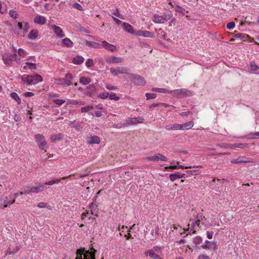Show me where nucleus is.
Returning a JSON list of instances; mask_svg holds the SVG:
<instances>
[{
    "mask_svg": "<svg viewBox=\"0 0 259 259\" xmlns=\"http://www.w3.org/2000/svg\"><path fill=\"white\" fill-rule=\"evenodd\" d=\"M96 91V88L94 84H90L87 87L85 94L90 97H92Z\"/></svg>",
    "mask_w": 259,
    "mask_h": 259,
    "instance_id": "17",
    "label": "nucleus"
},
{
    "mask_svg": "<svg viewBox=\"0 0 259 259\" xmlns=\"http://www.w3.org/2000/svg\"><path fill=\"white\" fill-rule=\"evenodd\" d=\"M9 53H5L3 55V60L4 63L8 66H10L13 62L12 60L9 57Z\"/></svg>",
    "mask_w": 259,
    "mask_h": 259,
    "instance_id": "15",
    "label": "nucleus"
},
{
    "mask_svg": "<svg viewBox=\"0 0 259 259\" xmlns=\"http://www.w3.org/2000/svg\"><path fill=\"white\" fill-rule=\"evenodd\" d=\"M106 88L108 90H116L117 89V87L114 86V85H110L109 84H107L106 85Z\"/></svg>",
    "mask_w": 259,
    "mask_h": 259,
    "instance_id": "62",
    "label": "nucleus"
},
{
    "mask_svg": "<svg viewBox=\"0 0 259 259\" xmlns=\"http://www.w3.org/2000/svg\"><path fill=\"white\" fill-rule=\"evenodd\" d=\"M198 259H210L209 257L207 255L204 254H200L199 255Z\"/></svg>",
    "mask_w": 259,
    "mask_h": 259,
    "instance_id": "64",
    "label": "nucleus"
},
{
    "mask_svg": "<svg viewBox=\"0 0 259 259\" xmlns=\"http://www.w3.org/2000/svg\"><path fill=\"white\" fill-rule=\"evenodd\" d=\"M158 161L161 160L163 161H166L167 160V158L161 154L158 153Z\"/></svg>",
    "mask_w": 259,
    "mask_h": 259,
    "instance_id": "54",
    "label": "nucleus"
},
{
    "mask_svg": "<svg viewBox=\"0 0 259 259\" xmlns=\"http://www.w3.org/2000/svg\"><path fill=\"white\" fill-rule=\"evenodd\" d=\"M143 120L144 118L142 117L129 118L128 119H127L126 122L125 123H123L122 125L123 126H126L128 125L142 123L143 122Z\"/></svg>",
    "mask_w": 259,
    "mask_h": 259,
    "instance_id": "6",
    "label": "nucleus"
},
{
    "mask_svg": "<svg viewBox=\"0 0 259 259\" xmlns=\"http://www.w3.org/2000/svg\"><path fill=\"white\" fill-rule=\"evenodd\" d=\"M21 79L24 82H26L29 84H35L42 81V77L38 74L34 75H24L22 76Z\"/></svg>",
    "mask_w": 259,
    "mask_h": 259,
    "instance_id": "1",
    "label": "nucleus"
},
{
    "mask_svg": "<svg viewBox=\"0 0 259 259\" xmlns=\"http://www.w3.org/2000/svg\"><path fill=\"white\" fill-rule=\"evenodd\" d=\"M65 101L62 99H55L53 100V102L59 106H61L65 103Z\"/></svg>",
    "mask_w": 259,
    "mask_h": 259,
    "instance_id": "48",
    "label": "nucleus"
},
{
    "mask_svg": "<svg viewBox=\"0 0 259 259\" xmlns=\"http://www.w3.org/2000/svg\"><path fill=\"white\" fill-rule=\"evenodd\" d=\"M235 26V23L234 22H231L227 24V28L228 29H232L233 28H234Z\"/></svg>",
    "mask_w": 259,
    "mask_h": 259,
    "instance_id": "57",
    "label": "nucleus"
},
{
    "mask_svg": "<svg viewBox=\"0 0 259 259\" xmlns=\"http://www.w3.org/2000/svg\"><path fill=\"white\" fill-rule=\"evenodd\" d=\"M159 232V228L158 226H156L155 227V229H152L151 230L150 234L151 235V237L150 239L152 240H154L156 239L157 236L158 235Z\"/></svg>",
    "mask_w": 259,
    "mask_h": 259,
    "instance_id": "16",
    "label": "nucleus"
},
{
    "mask_svg": "<svg viewBox=\"0 0 259 259\" xmlns=\"http://www.w3.org/2000/svg\"><path fill=\"white\" fill-rule=\"evenodd\" d=\"M135 35L152 38L154 37V34L153 33L148 31L139 30L136 32Z\"/></svg>",
    "mask_w": 259,
    "mask_h": 259,
    "instance_id": "7",
    "label": "nucleus"
},
{
    "mask_svg": "<svg viewBox=\"0 0 259 259\" xmlns=\"http://www.w3.org/2000/svg\"><path fill=\"white\" fill-rule=\"evenodd\" d=\"M152 90L155 92L161 93H170L171 92L168 91L167 89L159 88H152Z\"/></svg>",
    "mask_w": 259,
    "mask_h": 259,
    "instance_id": "32",
    "label": "nucleus"
},
{
    "mask_svg": "<svg viewBox=\"0 0 259 259\" xmlns=\"http://www.w3.org/2000/svg\"><path fill=\"white\" fill-rule=\"evenodd\" d=\"M93 107L92 106H87L81 108V111L82 112H88L91 109H93Z\"/></svg>",
    "mask_w": 259,
    "mask_h": 259,
    "instance_id": "49",
    "label": "nucleus"
},
{
    "mask_svg": "<svg viewBox=\"0 0 259 259\" xmlns=\"http://www.w3.org/2000/svg\"><path fill=\"white\" fill-rule=\"evenodd\" d=\"M244 156H240L237 158L233 159L231 160L232 163H247L252 162L251 161L249 160H243V159L246 158Z\"/></svg>",
    "mask_w": 259,
    "mask_h": 259,
    "instance_id": "13",
    "label": "nucleus"
},
{
    "mask_svg": "<svg viewBox=\"0 0 259 259\" xmlns=\"http://www.w3.org/2000/svg\"><path fill=\"white\" fill-rule=\"evenodd\" d=\"M202 242V238L200 236H197L193 238V243L195 244V246L199 249L200 247L198 246V245L201 243Z\"/></svg>",
    "mask_w": 259,
    "mask_h": 259,
    "instance_id": "30",
    "label": "nucleus"
},
{
    "mask_svg": "<svg viewBox=\"0 0 259 259\" xmlns=\"http://www.w3.org/2000/svg\"><path fill=\"white\" fill-rule=\"evenodd\" d=\"M109 94L108 92H104L98 95V97L103 99H106L109 96Z\"/></svg>",
    "mask_w": 259,
    "mask_h": 259,
    "instance_id": "51",
    "label": "nucleus"
},
{
    "mask_svg": "<svg viewBox=\"0 0 259 259\" xmlns=\"http://www.w3.org/2000/svg\"><path fill=\"white\" fill-rule=\"evenodd\" d=\"M123 59L120 57L115 56H110L107 58L106 62L108 64L119 63L122 62Z\"/></svg>",
    "mask_w": 259,
    "mask_h": 259,
    "instance_id": "8",
    "label": "nucleus"
},
{
    "mask_svg": "<svg viewBox=\"0 0 259 259\" xmlns=\"http://www.w3.org/2000/svg\"><path fill=\"white\" fill-rule=\"evenodd\" d=\"M93 251H90L89 250L87 251V253L90 254V259H96L95 254L97 252V250L94 248H92Z\"/></svg>",
    "mask_w": 259,
    "mask_h": 259,
    "instance_id": "44",
    "label": "nucleus"
},
{
    "mask_svg": "<svg viewBox=\"0 0 259 259\" xmlns=\"http://www.w3.org/2000/svg\"><path fill=\"white\" fill-rule=\"evenodd\" d=\"M73 63L75 64H80L84 61V58L81 56H76L73 59Z\"/></svg>",
    "mask_w": 259,
    "mask_h": 259,
    "instance_id": "31",
    "label": "nucleus"
},
{
    "mask_svg": "<svg viewBox=\"0 0 259 259\" xmlns=\"http://www.w3.org/2000/svg\"><path fill=\"white\" fill-rule=\"evenodd\" d=\"M63 44L68 48H71L73 45V42L68 38H65L62 39Z\"/></svg>",
    "mask_w": 259,
    "mask_h": 259,
    "instance_id": "27",
    "label": "nucleus"
},
{
    "mask_svg": "<svg viewBox=\"0 0 259 259\" xmlns=\"http://www.w3.org/2000/svg\"><path fill=\"white\" fill-rule=\"evenodd\" d=\"M170 18V15H163L159 16L154 14L153 16V21L156 23H163Z\"/></svg>",
    "mask_w": 259,
    "mask_h": 259,
    "instance_id": "4",
    "label": "nucleus"
},
{
    "mask_svg": "<svg viewBox=\"0 0 259 259\" xmlns=\"http://www.w3.org/2000/svg\"><path fill=\"white\" fill-rule=\"evenodd\" d=\"M59 80L61 81V84H66L67 85H70L72 84V82L70 80L65 78L60 79Z\"/></svg>",
    "mask_w": 259,
    "mask_h": 259,
    "instance_id": "38",
    "label": "nucleus"
},
{
    "mask_svg": "<svg viewBox=\"0 0 259 259\" xmlns=\"http://www.w3.org/2000/svg\"><path fill=\"white\" fill-rule=\"evenodd\" d=\"M31 186H26L23 188V191L20 192V194H28L31 193Z\"/></svg>",
    "mask_w": 259,
    "mask_h": 259,
    "instance_id": "34",
    "label": "nucleus"
},
{
    "mask_svg": "<svg viewBox=\"0 0 259 259\" xmlns=\"http://www.w3.org/2000/svg\"><path fill=\"white\" fill-rule=\"evenodd\" d=\"M185 176V174H180L179 172H177L174 174H171L169 175V179L172 182H174L177 179H181L184 178Z\"/></svg>",
    "mask_w": 259,
    "mask_h": 259,
    "instance_id": "18",
    "label": "nucleus"
},
{
    "mask_svg": "<svg viewBox=\"0 0 259 259\" xmlns=\"http://www.w3.org/2000/svg\"><path fill=\"white\" fill-rule=\"evenodd\" d=\"M35 140L37 143H39L45 140V137L41 134H36L35 135Z\"/></svg>",
    "mask_w": 259,
    "mask_h": 259,
    "instance_id": "37",
    "label": "nucleus"
},
{
    "mask_svg": "<svg viewBox=\"0 0 259 259\" xmlns=\"http://www.w3.org/2000/svg\"><path fill=\"white\" fill-rule=\"evenodd\" d=\"M110 72L113 76H116L118 74L117 68H110Z\"/></svg>",
    "mask_w": 259,
    "mask_h": 259,
    "instance_id": "63",
    "label": "nucleus"
},
{
    "mask_svg": "<svg viewBox=\"0 0 259 259\" xmlns=\"http://www.w3.org/2000/svg\"><path fill=\"white\" fill-rule=\"evenodd\" d=\"M60 182H61V180L60 179H55V180H51V181H49L46 182L45 183V185H53L54 184H58Z\"/></svg>",
    "mask_w": 259,
    "mask_h": 259,
    "instance_id": "40",
    "label": "nucleus"
},
{
    "mask_svg": "<svg viewBox=\"0 0 259 259\" xmlns=\"http://www.w3.org/2000/svg\"><path fill=\"white\" fill-rule=\"evenodd\" d=\"M63 137L64 135L61 133L59 134H54L51 136V140L52 142L56 143V141H59L61 140Z\"/></svg>",
    "mask_w": 259,
    "mask_h": 259,
    "instance_id": "21",
    "label": "nucleus"
},
{
    "mask_svg": "<svg viewBox=\"0 0 259 259\" xmlns=\"http://www.w3.org/2000/svg\"><path fill=\"white\" fill-rule=\"evenodd\" d=\"M111 52H114L116 50V47L113 45L108 43L105 40L102 41V47Z\"/></svg>",
    "mask_w": 259,
    "mask_h": 259,
    "instance_id": "9",
    "label": "nucleus"
},
{
    "mask_svg": "<svg viewBox=\"0 0 259 259\" xmlns=\"http://www.w3.org/2000/svg\"><path fill=\"white\" fill-rule=\"evenodd\" d=\"M91 82V79L88 77L82 76L79 79V82L82 84L86 85Z\"/></svg>",
    "mask_w": 259,
    "mask_h": 259,
    "instance_id": "29",
    "label": "nucleus"
},
{
    "mask_svg": "<svg viewBox=\"0 0 259 259\" xmlns=\"http://www.w3.org/2000/svg\"><path fill=\"white\" fill-rule=\"evenodd\" d=\"M193 126V122L192 121L186 122L184 124H181V130H187L191 128Z\"/></svg>",
    "mask_w": 259,
    "mask_h": 259,
    "instance_id": "24",
    "label": "nucleus"
},
{
    "mask_svg": "<svg viewBox=\"0 0 259 259\" xmlns=\"http://www.w3.org/2000/svg\"><path fill=\"white\" fill-rule=\"evenodd\" d=\"M37 206L39 208H45L47 207L49 209L51 210L52 207L50 205H48V204L43 202H39L37 204Z\"/></svg>",
    "mask_w": 259,
    "mask_h": 259,
    "instance_id": "39",
    "label": "nucleus"
},
{
    "mask_svg": "<svg viewBox=\"0 0 259 259\" xmlns=\"http://www.w3.org/2000/svg\"><path fill=\"white\" fill-rule=\"evenodd\" d=\"M34 22L36 24L43 25L46 23V19L44 16H37L34 18Z\"/></svg>",
    "mask_w": 259,
    "mask_h": 259,
    "instance_id": "19",
    "label": "nucleus"
},
{
    "mask_svg": "<svg viewBox=\"0 0 259 259\" xmlns=\"http://www.w3.org/2000/svg\"><path fill=\"white\" fill-rule=\"evenodd\" d=\"M123 29L128 33L135 35L136 32L134 31L133 27L129 23L123 22L122 23Z\"/></svg>",
    "mask_w": 259,
    "mask_h": 259,
    "instance_id": "12",
    "label": "nucleus"
},
{
    "mask_svg": "<svg viewBox=\"0 0 259 259\" xmlns=\"http://www.w3.org/2000/svg\"><path fill=\"white\" fill-rule=\"evenodd\" d=\"M100 142V138L97 136L90 137L89 140L88 141V143L89 144H99Z\"/></svg>",
    "mask_w": 259,
    "mask_h": 259,
    "instance_id": "22",
    "label": "nucleus"
},
{
    "mask_svg": "<svg viewBox=\"0 0 259 259\" xmlns=\"http://www.w3.org/2000/svg\"><path fill=\"white\" fill-rule=\"evenodd\" d=\"M85 45H87L88 46L91 47V48H95V49L101 48H102V44H98V43L96 42L90 41H88V40H86Z\"/></svg>",
    "mask_w": 259,
    "mask_h": 259,
    "instance_id": "23",
    "label": "nucleus"
},
{
    "mask_svg": "<svg viewBox=\"0 0 259 259\" xmlns=\"http://www.w3.org/2000/svg\"><path fill=\"white\" fill-rule=\"evenodd\" d=\"M113 15L121 19H123V17L122 15L119 13V11L118 9H116L115 12L113 13Z\"/></svg>",
    "mask_w": 259,
    "mask_h": 259,
    "instance_id": "59",
    "label": "nucleus"
},
{
    "mask_svg": "<svg viewBox=\"0 0 259 259\" xmlns=\"http://www.w3.org/2000/svg\"><path fill=\"white\" fill-rule=\"evenodd\" d=\"M249 68L251 71H255L258 69V67L254 62L250 63L249 64Z\"/></svg>",
    "mask_w": 259,
    "mask_h": 259,
    "instance_id": "45",
    "label": "nucleus"
},
{
    "mask_svg": "<svg viewBox=\"0 0 259 259\" xmlns=\"http://www.w3.org/2000/svg\"><path fill=\"white\" fill-rule=\"evenodd\" d=\"M73 7L76 9H77L78 10H80V11H82L83 10V8L78 3H74L73 5Z\"/></svg>",
    "mask_w": 259,
    "mask_h": 259,
    "instance_id": "56",
    "label": "nucleus"
},
{
    "mask_svg": "<svg viewBox=\"0 0 259 259\" xmlns=\"http://www.w3.org/2000/svg\"><path fill=\"white\" fill-rule=\"evenodd\" d=\"M234 36L237 38H239L240 39L243 40H245L247 38L249 37V36L247 34L243 33H235L234 34Z\"/></svg>",
    "mask_w": 259,
    "mask_h": 259,
    "instance_id": "28",
    "label": "nucleus"
},
{
    "mask_svg": "<svg viewBox=\"0 0 259 259\" xmlns=\"http://www.w3.org/2000/svg\"><path fill=\"white\" fill-rule=\"evenodd\" d=\"M20 249L18 245L13 246L10 245L7 250V254H14Z\"/></svg>",
    "mask_w": 259,
    "mask_h": 259,
    "instance_id": "14",
    "label": "nucleus"
},
{
    "mask_svg": "<svg viewBox=\"0 0 259 259\" xmlns=\"http://www.w3.org/2000/svg\"><path fill=\"white\" fill-rule=\"evenodd\" d=\"M85 65L88 68L92 67L94 65V62L93 59H88L85 63Z\"/></svg>",
    "mask_w": 259,
    "mask_h": 259,
    "instance_id": "50",
    "label": "nucleus"
},
{
    "mask_svg": "<svg viewBox=\"0 0 259 259\" xmlns=\"http://www.w3.org/2000/svg\"><path fill=\"white\" fill-rule=\"evenodd\" d=\"M117 70L118 74H124L127 72V69L124 67H117Z\"/></svg>",
    "mask_w": 259,
    "mask_h": 259,
    "instance_id": "41",
    "label": "nucleus"
},
{
    "mask_svg": "<svg viewBox=\"0 0 259 259\" xmlns=\"http://www.w3.org/2000/svg\"><path fill=\"white\" fill-rule=\"evenodd\" d=\"M176 11L182 13L183 15H185V12L186 11L185 9L182 7H180L178 5H177L175 8Z\"/></svg>",
    "mask_w": 259,
    "mask_h": 259,
    "instance_id": "43",
    "label": "nucleus"
},
{
    "mask_svg": "<svg viewBox=\"0 0 259 259\" xmlns=\"http://www.w3.org/2000/svg\"><path fill=\"white\" fill-rule=\"evenodd\" d=\"M10 96L12 98L17 101L18 104H20L21 103V100L18 96V94L15 92L11 93Z\"/></svg>",
    "mask_w": 259,
    "mask_h": 259,
    "instance_id": "33",
    "label": "nucleus"
},
{
    "mask_svg": "<svg viewBox=\"0 0 259 259\" xmlns=\"http://www.w3.org/2000/svg\"><path fill=\"white\" fill-rule=\"evenodd\" d=\"M38 31L36 29L32 30L29 33L28 37L30 39H35L38 36Z\"/></svg>",
    "mask_w": 259,
    "mask_h": 259,
    "instance_id": "26",
    "label": "nucleus"
},
{
    "mask_svg": "<svg viewBox=\"0 0 259 259\" xmlns=\"http://www.w3.org/2000/svg\"><path fill=\"white\" fill-rule=\"evenodd\" d=\"M208 246L210 247V249H213V250H215L217 249V245L216 242H211L209 244H208Z\"/></svg>",
    "mask_w": 259,
    "mask_h": 259,
    "instance_id": "52",
    "label": "nucleus"
},
{
    "mask_svg": "<svg viewBox=\"0 0 259 259\" xmlns=\"http://www.w3.org/2000/svg\"><path fill=\"white\" fill-rule=\"evenodd\" d=\"M201 167L202 166L201 165H197V166H185L182 165H170L169 166H165V169H177L178 168H181V169H186V168H195V167Z\"/></svg>",
    "mask_w": 259,
    "mask_h": 259,
    "instance_id": "10",
    "label": "nucleus"
},
{
    "mask_svg": "<svg viewBox=\"0 0 259 259\" xmlns=\"http://www.w3.org/2000/svg\"><path fill=\"white\" fill-rule=\"evenodd\" d=\"M145 159L147 161L157 162L158 161V153L154 156L146 157H145Z\"/></svg>",
    "mask_w": 259,
    "mask_h": 259,
    "instance_id": "36",
    "label": "nucleus"
},
{
    "mask_svg": "<svg viewBox=\"0 0 259 259\" xmlns=\"http://www.w3.org/2000/svg\"><path fill=\"white\" fill-rule=\"evenodd\" d=\"M45 188H46V187L45 185H39L37 187H31V193H37L39 192H42Z\"/></svg>",
    "mask_w": 259,
    "mask_h": 259,
    "instance_id": "20",
    "label": "nucleus"
},
{
    "mask_svg": "<svg viewBox=\"0 0 259 259\" xmlns=\"http://www.w3.org/2000/svg\"><path fill=\"white\" fill-rule=\"evenodd\" d=\"M15 202V199L11 195L9 197H4L0 198V208L7 207L8 205L12 204Z\"/></svg>",
    "mask_w": 259,
    "mask_h": 259,
    "instance_id": "2",
    "label": "nucleus"
},
{
    "mask_svg": "<svg viewBox=\"0 0 259 259\" xmlns=\"http://www.w3.org/2000/svg\"><path fill=\"white\" fill-rule=\"evenodd\" d=\"M132 77L134 78L133 83L137 85H144L146 84V81L144 78L138 74H132Z\"/></svg>",
    "mask_w": 259,
    "mask_h": 259,
    "instance_id": "5",
    "label": "nucleus"
},
{
    "mask_svg": "<svg viewBox=\"0 0 259 259\" xmlns=\"http://www.w3.org/2000/svg\"><path fill=\"white\" fill-rule=\"evenodd\" d=\"M10 16L13 18H17L18 17V14L15 11H10L9 13Z\"/></svg>",
    "mask_w": 259,
    "mask_h": 259,
    "instance_id": "58",
    "label": "nucleus"
},
{
    "mask_svg": "<svg viewBox=\"0 0 259 259\" xmlns=\"http://www.w3.org/2000/svg\"><path fill=\"white\" fill-rule=\"evenodd\" d=\"M72 104V105H83L84 104V102L82 101H77L76 100H72L70 101L67 105Z\"/></svg>",
    "mask_w": 259,
    "mask_h": 259,
    "instance_id": "42",
    "label": "nucleus"
},
{
    "mask_svg": "<svg viewBox=\"0 0 259 259\" xmlns=\"http://www.w3.org/2000/svg\"><path fill=\"white\" fill-rule=\"evenodd\" d=\"M87 251L85 250L84 248L77 249L75 259H90V254L87 253Z\"/></svg>",
    "mask_w": 259,
    "mask_h": 259,
    "instance_id": "3",
    "label": "nucleus"
},
{
    "mask_svg": "<svg viewBox=\"0 0 259 259\" xmlns=\"http://www.w3.org/2000/svg\"><path fill=\"white\" fill-rule=\"evenodd\" d=\"M29 28V25L28 23L25 22L24 24V27L22 29H23L24 32H27Z\"/></svg>",
    "mask_w": 259,
    "mask_h": 259,
    "instance_id": "61",
    "label": "nucleus"
},
{
    "mask_svg": "<svg viewBox=\"0 0 259 259\" xmlns=\"http://www.w3.org/2000/svg\"><path fill=\"white\" fill-rule=\"evenodd\" d=\"M46 145H47V142L45 141V140L40 142V143L38 144L39 148L41 150H44Z\"/></svg>",
    "mask_w": 259,
    "mask_h": 259,
    "instance_id": "55",
    "label": "nucleus"
},
{
    "mask_svg": "<svg viewBox=\"0 0 259 259\" xmlns=\"http://www.w3.org/2000/svg\"><path fill=\"white\" fill-rule=\"evenodd\" d=\"M26 65L29 66V67H27L26 66H25L24 67V69H27V68L30 69L31 70H36V64L34 63H30L27 62L26 63Z\"/></svg>",
    "mask_w": 259,
    "mask_h": 259,
    "instance_id": "35",
    "label": "nucleus"
},
{
    "mask_svg": "<svg viewBox=\"0 0 259 259\" xmlns=\"http://www.w3.org/2000/svg\"><path fill=\"white\" fill-rule=\"evenodd\" d=\"M145 254L146 256L149 255L152 258L157 259L159 257V256L156 254L154 250L152 249H150L146 251Z\"/></svg>",
    "mask_w": 259,
    "mask_h": 259,
    "instance_id": "25",
    "label": "nucleus"
},
{
    "mask_svg": "<svg viewBox=\"0 0 259 259\" xmlns=\"http://www.w3.org/2000/svg\"><path fill=\"white\" fill-rule=\"evenodd\" d=\"M18 54L20 56L22 57H24L26 55L25 51L21 48L18 49Z\"/></svg>",
    "mask_w": 259,
    "mask_h": 259,
    "instance_id": "53",
    "label": "nucleus"
},
{
    "mask_svg": "<svg viewBox=\"0 0 259 259\" xmlns=\"http://www.w3.org/2000/svg\"><path fill=\"white\" fill-rule=\"evenodd\" d=\"M145 96L147 98V100L155 99L157 97V95L153 93H146Z\"/></svg>",
    "mask_w": 259,
    "mask_h": 259,
    "instance_id": "47",
    "label": "nucleus"
},
{
    "mask_svg": "<svg viewBox=\"0 0 259 259\" xmlns=\"http://www.w3.org/2000/svg\"><path fill=\"white\" fill-rule=\"evenodd\" d=\"M52 27L54 30V32L58 37L62 38L65 36V34L63 33L62 29L60 27L53 25Z\"/></svg>",
    "mask_w": 259,
    "mask_h": 259,
    "instance_id": "11",
    "label": "nucleus"
},
{
    "mask_svg": "<svg viewBox=\"0 0 259 259\" xmlns=\"http://www.w3.org/2000/svg\"><path fill=\"white\" fill-rule=\"evenodd\" d=\"M97 207V205L94 203L93 202H92L90 205H89V208L91 209V211L95 210Z\"/></svg>",
    "mask_w": 259,
    "mask_h": 259,
    "instance_id": "60",
    "label": "nucleus"
},
{
    "mask_svg": "<svg viewBox=\"0 0 259 259\" xmlns=\"http://www.w3.org/2000/svg\"><path fill=\"white\" fill-rule=\"evenodd\" d=\"M110 100H114L115 101H118L120 99V97L117 96L116 94L112 93L109 95Z\"/></svg>",
    "mask_w": 259,
    "mask_h": 259,
    "instance_id": "46",
    "label": "nucleus"
}]
</instances>
